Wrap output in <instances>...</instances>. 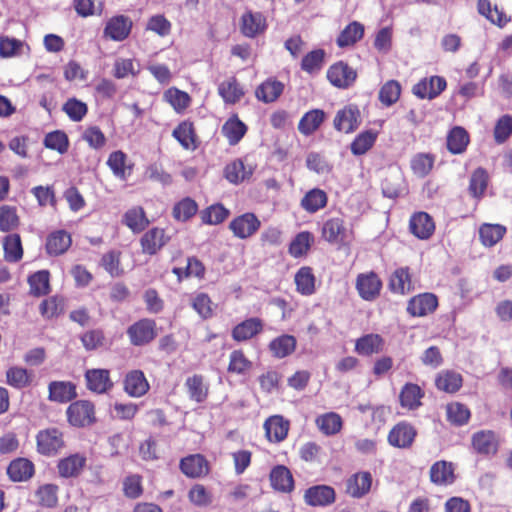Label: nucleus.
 <instances>
[{
	"instance_id": "obj_55",
	"label": "nucleus",
	"mask_w": 512,
	"mask_h": 512,
	"mask_svg": "<svg viewBox=\"0 0 512 512\" xmlns=\"http://www.w3.org/2000/svg\"><path fill=\"white\" fill-rule=\"evenodd\" d=\"M325 51L323 49H314L307 53L301 61V69L309 74L319 71L325 58Z\"/></svg>"
},
{
	"instance_id": "obj_10",
	"label": "nucleus",
	"mask_w": 512,
	"mask_h": 512,
	"mask_svg": "<svg viewBox=\"0 0 512 512\" xmlns=\"http://www.w3.org/2000/svg\"><path fill=\"white\" fill-rule=\"evenodd\" d=\"M360 111L356 105H348L336 113L334 128L337 131L351 133L360 125Z\"/></svg>"
},
{
	"instance_id": "obj_16",
	"label": "nucleus",
	"mask_w": 512,
	"mask_h": 512,
	"mask_svg": "<svg viewBox=\"0 0 512 512\" xmlns=\"http://www.w3.org/2000/svg\"><path fill=\"white\" fill-rule=\"evenodd\" d=\"M472 447L480 455L493 456L498 451V441L492 431H479L472 436Z\"/></svg>"
},
{
	"instance_id": "obj_39",
	"label": "nucleus",
	"mask_w": 512,
	"mask_h": 512,
	"mask_svg": "<svg viewBox=\"0 0 512 512\" xmlns=\"http://www.w3.org/2000/svg\"><path fill=\"white\" fill-rule=\"evenodd\" d=\"M506 228L500 224L484 223L479 228V238L486 247L496 245L505 235Z\"/></svg>"
},
{
	"instance_id": "obj_41",
	"label": "nucleus",
	"mask_w": 512,
	"mask_h": 512,
	"mask_svg": "<svg viewBox=\"0 0 512 512\" xmlns=\"http://www.w3.org/2000/svg\"><path fill=\"white\" fill-rule=\"evenodd\" d=\"M468 143L469 135L463 127L455 126L447 136V149L452 154L463 153L466 150Z\"/></svg>"
},
{
	"instance_id": "obj_21",
	"label": "nucleus",
	"mask_w": 512,
	"mask_h": 512,
	"mask_svg": "<svg viewBox=\"0 0 512 512\" xmlns=\"http://www.w3.org/2000/svg\"><path fill=\"white\" fill-rule=\"evenodd\" d=\"M49 400L67 403L77 397L76 386L69 381H52L48 386Z\"/></svg>"
},
{
	"instance_id": "obj_44",
	"label": "nucleus",
	"mask_w": 512,
	"mask_h": 512,
	"mask_svg": "<svg viewBox=\"0 0 512 512\" xmlns=\"http://www.w3.org/2000/svg\"><path fill=\"white\" fill-rule=\"evenodd\" d=\"M488 174L487 171L481 167L473 171L469 181V193L477 200H480L488 186Z\"/></svg>"
},
{
	"instance_id": "obj_8",
	"label": "nucleus",
	"mask_w": 512,
	"mask_h": 512,
	"mask_svg": "<svg viewBox=\"0 0 512 512\" xmlns=\"http://www.w3.org/2000/svg\"><path fill=\"white\" fill-rule=\"evenodd\" d=\"M179 468L188 478L196 479L209 473V463L202 454H190L180 460Z\"/></svg>"
},
{
	"instance_id": "obj_20",
	"label": "nucleus",
	"mask_w": 512,
	"mask_h": 512,
	"mask_svg": "<svg viewBox=\"0 0 512 512\" xmlns=\"http://www.w3.org/2000/svg\"><path fill=\"white\" fill-rule=\"evenodd\" d=\"M241 32L245 37L254 38L266 29V21L260 12L248 11L241 17Z\"/></svg>"
},
{
	"instance_id": "obj_22",
	"label": "nucleus",
	"mask_w": 512,
	"mask_h": 512,
	"mask_svg": "<svg viewBox=\"0 0 512 512\" xmlns=\"http://www.w3.org/2000/svg\"><path fill=\"white\" fill-rule=\"evenodd\" d=\"M326 119V113L322 109H311L304 113L298 123V131L304 136H311L316 132Z\"/></svg>"
},
{
	"instance_id": "obj_47",
	"label": "nucleus",
	"mask_w": 512,
	"mask_h": 512,
	"mask_svg": "<svg viewBox=\"0 0 512 512\" xmlns=\"http://www.w3.org/2000/svg\"><path fill=\"white\" fill-rule=\"evenodd\" d=\"M251 175V168L247 170L241 159H236L228 163L224 169L225 178L232 184H239Z\"/></svg>"
},
{
	"instance_id": "obj_48",
	"label": "nucleus",
	"mask_w": 512,
	"mask_h": 512,
	"mask_svg": "<svg viewBox=\"0 0 512 512\" xmlns=\"http://www.w3.org/2000/svg\"><path fill=\"white\" fill-rule=\"evenodd\" d=\"M316 424L319 430L329 436L338 433L342 428V418L335 412H329L317 417Z\"/></svg>"
},
{
	"instance_id": "obj_45",
	"label": "nucleus",
	"mask_w": 512,
	"mask_h": 512,
	"mask_svg": "<svg viewBox=\"0 0 512 512\" xmlns=\"http://www.w3.org/2000/svg\"><path fill=\"white\" fill-rule=\"evenodd\" d=\"M377 139V132L369 129L359 133L350 144L353 155L360 156L370 150Z\"/></svg>"
},
{
	"instance_id": "obj_53",
	"label": "nucleus",
	"mask_w": 512,
	"mask_h": 512,
	"mask_svg": "<svg viewBox=\"0 0 512 512\" xmlns=\"http://www.w3.org/2000/svg\"><path fill=\"white\" fill-rule=\"evenodd\" d=\"M433 165L434 157L429 153H418L411 159V169L419 178L426 177L431 172Z\"/></svg>"
},
{
	"instance_id": "obj_33",
	"label": "nucleus",
	"mask_w": 512,
	"mask_h": 512,
	"mask_svg": "<svg viewBox=\"0 0 512 512\" xmlns=\"http://www.w3.org/2000/svg\"><path fill=\"white\" fill-rule=\"evenodd\" d=\"M372 476L369 472L354 474L347 482V492L354 498H361L371 488Z\"/></svg>"
},
{
	"instance_id": "obj_64",
	"label": "nucleus",
	"mask_w": 512,
	"mask_h": 512,
	"mask_svg": "<svg viewBox=\"0 0 512 512\" xmlns=\"http://www.w3.org/2000/svg\"><path fill=\"white\" fill-rule=\"evenodd\" d=\"M312 240L313 237L310 232L302 231L298 233L289 245V253L296 258L303 256L310 248Z\"/></svg>"
},
{
	"instance_id": "obj_3",
	"label": "nucleus",
	"mask_w": 512,
	"mask_h": 512,
	"mask_svg": "<svg viewBox=\"0 0 512 512\" xmlns=\"http://www.w3.org/2000/svg\"><path fill=\"white\" fill-rule=\"evenodd\" d=\"M37 451L45 456L55 455L64 446L63 434L57 428H48L36 436Z\"/></svg>"
},
{
	"instance_id": "obj_40",
	"label": "nucleus",
	"mask_w": 512,
	"mask_h": 512,
	"mask_svg": "<svg viewBox=\"0 0 512 512\" xmlns=\"http://www.w3.org/2000/svg\"><path fill=\"white\" fill-rule=\"evenodd\" d=\"M218 93L226 104H235L244 95V91L235 77L221 82L218 86Z\"/></svg>"
},
{
	"instance_id": "obj_43",
	"label": "nucleus",
	"mask_w": 512,
	"mask_h": 512,
	"mask_svg": "<svg viewBox=\"0 0 512 512\" xmlns=\"http://www.w3.org/2000/svg\"><path fill=\"white\" fill-rule=\"evenodd\" d=\"M30 294L36 297L47 295L50 292V273L48 270H39L28 277Z\"/></svg>"
},
{
	"instance_id": "obj_63",
	"label": "nucleus",
	"mask_w": 512,
	"mask_h": 512,
	"mask_svg": "<svg viewBox=\"0 0 512 512\" xmlns=\"http://www.w3.org/2000/svg\"><path fill=\"white\" fill-rule=\"evenodd\" d=\"M401 94V86L396 80H389L379 91L380 102L389 107L397 102Z\"/></svg>"
},
{
	"instance_id": "obj_36",
	"label": "nucleus",
	"mask_w": 512,
	"mask_h": 512,
	"mask_svg": "<svg viewBox=\"0 0 512 512\" xmlns=\"http://www.w3.org/2000/svg\"><path fill=\"white\" fill-rule=\"evenodd\" d=\"M424 396L422 389L414 383H406L400 392V404L410 410L417 409L421 405V398Z\"/></svg>"
},
{
	"instance_id": "obj_42",
	"label": "nucleus",
	"mask_w": 512,
	"mask_h": 512,
	"mask_svg": "<svg viewBox=\"0 0 512 512\" xmlns=\"http://www.w3.org/2000/svg\"><path fill=\"white\" fill-rule=\"evenodd\" d=\"M123 222L133 233H140L149 225L144 209L139 206L126 211Z\"/></svg>"
},
{
	"instance_id": "obj_29",
	"label": "nucleus",
	"mask_w": 512,
	"mask_h": 512,
	"mask_svg": "<svg viewBox=\"0 0 512 512\" xmlns=\"http://www.w3.org/2000/svg\"><path fill=\"white\" fill-rule=\"evenodd\" d=\"M430 480L436 485H448L455 481L454 468L451 462L436 461L430 468Z\"/></svg>"
},
{
	"instance_id": "obj_24",
	"label": "nucleus",
	"mask_w": 512,
	"mask_h": 512,
	"mask_svg": "<svg viewBox=\"0 0 512 512\" xmlns=\"http://www.w3.org/2000/svg\"><path fill=\"white\" fill-rule=\"evenodd\" d=\"M86 464V457L79 454H71L59 460L57 468L59 475L64 478L76 477Z\"/></svg>"
},
{
	"instance_id": "obj_23",
	"label": "nucleus",
	"mask_w": 512,
	"mask_h": 512,
	"mask_svg": "<svg viewBox=\"0 0 512 512\" xmlns=\"http://www.w3.org/2000/svg\"><path fill=\"white\" fill-rule=\"evenodd\" d=\"M264 429L268 439L278 443L287 437L289 421L285 420L283 416L274 415L265 421Z\"/></svg>"
},
{
	"instance_id": "obj_38",
	"label": "nucleus",
	"mask_w": 512,
	"mask_h": 512,
	"mask_svg": "<svg viewBox=\"0 0 512 512\" xmlns=\"http://www.w3.org/2000/svg\"><path fill=\"white\" fill-rule=\"evenodd\" d=\"M364 35V26L357 21L349 23L338 35L336 43L340 48L354 45Z\"/></svg>"
},
{
	"instance_id": "obj_9",
	"label": "nucleus",
	"mask_w": 512,
	"mask_h": 512,
	"mask_svg": "<svg viewBox=\"0 0 512 512\" xmlns=\"http://www.w3.org/2000/svg\"><path fill=\"white\" fill-rule=\"evenodd\" d=\"M447 86V82L444 77L431 76L430 78H424L420 80L413 87V93L421 99L432 100L439 96Z\"/></svg>"
},
{
	"instance_id": "obj_15",
	"label": "nucleus",
	"mask_w": 512,
	"mask_h": 512,
	"mask_svg": "<svg viewBox=\"0 0 512 512\" xmlns=\"http://www.w3.org/2000/svg\"><path fill=\"white\" fill-rule=\"evenodd\" d=\"M168 241L169 237L165 235L164 229L158 227L151 228L140 239L142 252L148 255H155Z\"/></svg>"
},
{
	"instance_id": "obj_62",
	"label": "nucleus",
	"mask_w": 512,
	"mask_h": 512,
	"mask_svg": "<svg viewBox=\"0 0 512 512\" xmlns=\"http://www.w3.org/2000/svg\"><path fill=\"white\" fill-rule=\"evenodd\" d=\"M126 160L127 155L121 150L113 151L107 160V165L113 175L121 180L127 179Z\"/></svg>"
},
{
	"instance_id": "obj_27",
	"label": "nucleus",
	"mask_w": 512,
	"mask_h": 512,
	"mask_svg": "<svg viewBox=\"0 0 512 512\" xmlns=\"http://www.w3.org/2000/svg\"><path fill=\"white\" fill-rule=\"evenodd\" d=\"M7 474L14 482L29 480L34 474V464L26 458H17L10 462Z\"/></svg>"
},
{
	"instance_id": "obj_11",
	"label": "nucleus",
	"mask_w": 512,
	"mask_h": 512,
	"mask_svg": "<svg viewBox=\"0 0 512 512\" xmlns=\"http://www.w3.org/2000/svg\"><path fill=\"white\" fill-rule=\"evenodd\" d=\"M382 288V282L374 272L359 274L356 279V289L363 300L373 301Z\"/></svg>"
},
{
	"instance_id": "obj_32",
	"label": "nucleus",
	"mask_w": 512,
	"mask_h": 512,
	"mask_svg": "<svg viewBox=\"0 0 512 512\" xmlns=\"http://www.w3.org/2000/svg\"><path fill=\"white\" fill-rule=\"evenodd\" d=\"M189 398L196 403H203L208 397L209 385L204 382L202 375H193L185 381Z\"/></svg>"
},
{
	"instance_id": "obj_17",
	"label": "nucleus",
	"mask_w": 512,
	"mask_h": 512,
	"mask_svg": "<svg viewBox=\"0 0 512 512\" xmlns=\"http://www.w3.org/2000/svg\"><path fill=\"white\" fill-rule=\"evenodd\" d=\"M263 330V321L258 317L248 318L238 323L231 332L233 340L237 342L247 341Z\"/></svg>"
},
{
	"instance_id": "obj_28",
	"label": "nucleus",
	"mask_w": 512,
	"mask_h": 512,
	"mask_svg": "<svg viewBox=\"0 0 512 512\" xmlns=\"http://www.w3.org/2000/svg\"><path fill=\"white\" fill-rule=\"evenodd\" d=\"M384 339L379 334L369 333L361 336L355 342V351L359 355L370 356L382 351Z\"/></svg>"
},
{
	"instance_id": "obj_31",
	"label": "nucleus",
	"mask_w": 512,
	"mask_h": 512,
	"mask_svg": "<svg viewBox=\"0 0 512 512\" xmlns=\"http://www.w3.org/2000/svg\"><path fill=\"white\" fill-rule=\"evenodd\" d=\"M270 481L272 487L280 492H291L294 488L293 476L290 470L283 465H277L271 470Z\"/></svg>"
},
{
	"instance_id": "obj_57",
	"label": "nucleus",
	"mask_w": 512,
	"mask_h": 512,
	"mask_svg": "<svg viewBox=\"0 0 512 512\" xmlns=\"http://www.w3.org/2000/svg\"><path fill=\"white\" fill-rule=\"evenodd\" d=\"M172 136L180 143L184 149H190L195 139L193 124L188 121L181 122L173 130Z\"/></svg>"
},
{
	"instance_id": "obj_60",
	"label": "nucleus",
	"mask_w": 512,
	"mask_h": 512,
	"mask_svg": "<svg viewBox=\"0 0 512 512\" xmlns=\"http://www.w3.org/2000/svg\"><path fill=\"white\" fill-rule=\"evenodd\" d=\"M493 135L497 144H503L509 139L512 135V115L504 114L498 118Z\"/></svg>"
},
{
	"instance_id": "obj_4",
	"label": "nucleus",
	"mask_w": 512,
	"mask_h": 512,
	"mask_svg": "<svg viewBox=\"0 0 512 512\" xmlns=\"http://www.w3.org/2000/svg\"><path fill=\"white\" fill-rule=\"evenodd\" d=\"M133 22L130 17L120 14L111 17L103 30L105 38L113 41L121 42L126 40L132 30Z\"/></svg>"
},
{
	"instance_id": "obj_50",
	"label": "nucleus",
	"mask_w": 512,
	"mask_h": 512,
	"mask_svg": "<svg viewBox=\"0 0 512 512\" xmlns=\"http://www.w3.org/2000/svg\"><path fill=\"white\" fill-rule=\"evenodd\" d=\"M5 259L8 262L16 263L22 259L23 248L21 238L18 234H10L5 237L4 243Z\"/></svg>"
},
{
	"instance_id": "obj_34",
	"label": "nucleus",
	"mask_w": 512,
	"mask_h": 512,
	"mask_svg": "<svg viewBox=\"0 0 512 512\" xmlns=\"http://www.w3.org/2000/svg\"><path fill=\"white\" fill-rule=\"evenodd\" d=\"M71 245V237L64 230L52 232L46 241V251L49 255L63 254Z\"/></svg>"
},
{
	"instance_id": "obj_6",
	"label": "nucleus",
	"mask_w": 512,
	"mask_h": 512,
	"mask_svg": "<svg viewBox=\"0 0 512 512\" xmlns=\"http://www.w3.org/2000/svg\"><path fill=\"white\" fill-rule=\"evenodd\" d=\"M417 436V430L408 422L397 423L388 434V443L396 448H410Z\"/></svg>"
},
{
	"instance_id": "obj_30",
	"label": "nucleus",
	"mask_w": 512,
	"mask_h": 512,
	"mask_svg": "<svg viewBox=\"0 0 512 512\" xmlns=\"http://www.w3.org/2000/svg\"><path fill=\"white\" fill-rule=\"evenodd\" d=\"M296 345L297 340L293 335L282 334L269 343V350L275 358L283 359L295 351Z\"/></svg>"
},
{
	"instance_id": "obj_1",
	"label": "nucleus",
	"mask_w": 512,
	"mask_h": 512,
	"mask_svg": "<svg viewBox=\"0 0 512 512\" xmlns=\"http://www.w3.org/2000/svg\"><path fill=\"white\" fill-rule=\"evenodd\" d=\"M127 336L133 346L141 347L151 343L157 336V324L154 319L142 318L127 328Z\"/></svg>"
},
{
	"instance_id": "obj_37",
	"label": "nucleus",
	"mask_w": 512,
	"mask_h": 512,
	"mask_svg": "<svg viewBox=\"0 0 512 512\" xmlns=\"http://www.w3.org/2000/svg\"><path fill=\"white\" fill-rule=\"evenodd\" d=\"M328 197L324 190L313 188L309 190L301 200V207L309 212L315 213L327 205Z\"/></svg>"
},
{
	"instance_id": "obj_58",
	"label": "nucleus",
	"mask_w": 512,
	"mask_h": 512,
	"mask_svg": "<svg viewBox=\"0 0 512 512\" xmlns=\"http://www.w3.org/2000/svg\"><path fill=\"white\" fill-rule=\"evenodd\" d=\"M297 289L303 295H310L314 292L315 277L309 267H302L295 275Z\"/></svg>"
},
{
	"instance_id": "obj_51",
	"label": "nucleus",
	"mask_w": 512,
	"mask_h": 512,
	"mask_svg": "<svg viewBox=\"0 0 512 512\" xmlns=\"http://www.w3.org/2000/svg\"><path fill=\"white\" fill-rule=\"evenodd\" d=\"M230 211L221 203L212 204L201 212V219L204 224L218 225L224 222Z\"/></svg>"
},
{
	"instance_id": "obj_13",
	"label": "nucleus",
	"mask_w": 512,
	"mask_h": 512,
	"mask_svg": "<svg viewBox=\"0 0 512 512\" xmlns=\"http://www.w3.org/2000/svg\"><path fill=\"white\" fill-rule=\"evenodd\" d=\"M87 388L97 394L108 392L113 387L110 372L107 369H88L85 372Z\"/></svg>"
},
{
	"instance_id": "obj_52",
	"label": "nucleus",
	"mask_w": 512,
	"mask_h": 512,
	"mask_svg": "<svg viewBox=\"0 0 512 512\" xmlns=\"http://www.w3.org/2000/svg\"><path fill=\"white\" fill-rule=\"evenodd\" d=\"M43 144L48 149L64 154L69 148V139L64 131L55 130L45 135Z\"/></svg>"
},
{
	"instance_id": "obj_49",
	"label": "nucleus",
	"mask_w": 512,
	"mask_h": 512,
	"mask_svg": "<svg viewBox=\"0 0 512 512\" xmlns=\"http://www.w3.org/2000/svg\"><path fill=\"white\" fill-rule=\"evenodd\" d=\"M411 281L408 267L396 269L390 277L389 289L393 293L404 294L410 289Z\"/></svg>"
},
{
	"instance_id": "obj_46",
	"label": "nucleus",
	"mask_w": 512,
	"mask_h": 512,
	"mask_svg": "<svg viewBox=\"0 0 512 512\" xmlns=\"http://www.w3.org/2000/svg\"><path fill=\"white\" fill-rule=\"evenodd\" d=\"M462 381V376L459 373L454 371H446L440 373L437 376L435 384L436 387L441 391L447 393H455L461 388Z\"/></svg>"
},
{
	"instance_id": "obj_2",
	"label": "nucleus",
	"mask_w": 512,
	"mask_h": 512,
	"mask_svg": "<svg viewBox=\"0 0 512 512\" xmlns=\"http://www.w3.org/2000/svg\"><path fill=\"white\" fill-rule=\"evenodd\" d=\"M66 413L69 423L74 427L90 426L96 421L94 405L88 400L71 403Z\"/></svg>"
},
{
	"instance_id": "obj_5",
	"label": "nucleus",
	"mask_w": 512,
	"mask_h": 512,
	"mask_svg": "<svg viewBox=\"0 0 512 512\" xmlns=\"http://www.w3.org/2000/svg\"><path fill=\"white\" fill-rule=\"evenodd\" d=\"M356 78L357 72L343 61L334 63L327 71V79L329 82L340 89L351 87Z\"/></svg>"
},
{
	"instance_id": "obj_54",
	"label": "nucleus",
	"mask_w": 512,
	"mask_h": 512,
	"mask_svg": "<svg viewBox=\"0 0 512 512\" xmlns=\"http://www.w3.org/2000/svg\"><path fill=\"white\" fill-rule=\"evenodd\" d=\"M7 384L15 389H23L30 385L31 375L27 369L13 366L6 371Z\"/></svg>"
},
{
	"instance_id": "obj_25",
	"label": "nucleus",
	"mask_w": 512,
	"mask_h": 512,
	"mask_svg": "<svg viewBox=\"0 0 512 512\" xmlns=\"http://www.w3.org/2000/svg\"><path fill=\"white\" fill-rule=\"evenodd\" d=\"M346 233L344 220L340 217L328 219L322 227L323 238L331 244L344 242Z\"/></svg>"
},
{
	"instance_id": "obj_18",
	"label": "nucleus",
	"mask_w": 512,
	"mask_h": 512,
	"mask_svg": "<svg viewBox=\"0 0 512 512\" xmlns=\"http://www.w3.org/2000/svg\"><path fill=\"white\" fill-rule=\"evenodd\" d=\"M150 386L141 370H132L128 372L124 379V391L131 397H141L145 395Z\"/></svg>"
},
{
	"instance_id": "obj_19",
	"label": "nucleus",
	"mask_w": 512,
	"mask_h": 512,
	"mask_svg": "<svg viewBox=\"0 0 512 512\" xmlns=\"http://www.w3.org/2000/svg\"><path fill=\"white\" fill-rule=\"evenodd\" d=\"M409 228L411 233L417 238L428 239L435 230V224L428 213L418 212L411 217Z\"/></svg>"
},
{
	"instance_id": "obj_7",
	"label": "nucleus",
	"mask_w": 512,
	"mask_h": 512,
	"mask_svg": "<svg viewBox=\"0 0 512 512\" xmlns=\"http://www.w3.org/2000/svg\"><path fill=\"white\" fill-rule=\"evenodd\" d=\"M260 225L257 216L254 213L247 212L234 218L230 222L229 228L237 238L246 239L256 233Z\"/></svg>"
},
{
	"instance_id": "obj_59",
	"label": "nucleus",
	"mask_w": 512,
	"mask_h": 512,
	"mask_svg": "<svg viewBox=\"0 0 512 512\" xmlns=\"http://www.w3.org/2000/svg\"><path fill=\"white\" fill-rule=\"evenodd\" d=\"M58 486L55 484H44L40 486L35 496L39 502V504L43 507L53 508L57 505L58 502Z\"/></svg>"
},
{
	"instance_id": "obj_14",
	"label": "nucleus",
	"mask_w": 512,
	"mask_h": 512,
	"mask_svg": "<svg viewBox=\"0 0 512 512\" xmlns=\"http://www.w3.org/2000/svg\"><path fill=\"white\" fill-rule=\"evenodd\" d=\"M304 499L310 506H327L335 501V490L328 485H315L305 491Z\"/></svg>"
},
{
	"instance_id": "obj_12",
	"label": "nucleus",
	"mask_w": 512,
	"mask_h": 512,
	"mask_svg": "<svg viewBox=\"0 0 512 512\" xmlns=\"http://www.w3.org/2000/svg\"><path fill=\"white\" fill-rule=\"evenodd\" d=\"M438 299L432 293H423L411 298L407 305V312L414 317H422L436 310Z\"/></svg>"
},
{
	"instance_id": "obj_35",
	"label": "nucleus",
	"mask_w": 512,
	"mask_h": 512,
	"mask_svg": "<svg viewBox=\"0 0 512 512\" xmlns=\"http://www.w3.org/2000/svg\"><path fill=\"white\" fill-rule=\"evenodd\" d=\"M221 131L230 145H236L246 134L247 126L234 115L224 123Z\"/></svg>"
},
{
	"instance_id": "obj_61",
	"label": "nucleus",
	"mask_w": 512,
	"mask_h": 512,
	"mask_svg": "<svg viewBox=\"0 0 512 512\" xmlns=\"http://www.w3.org/2000/svg\"><path fill=\"white\" fill-rule=\"evenodd\" d=\"M197 210V203L192 198L186 197L174 205L173 216L175 219L185 222L194 216Z\"/></svg>"
},
{
	"instance_id": "obj_26",
	"label": "nucleus",
	"mask_w": 512,
	"mask_h": 512,
	"mask_svg": "<svg viewBox=\"0 0 512 512\" xmlns=\"http://www.w3.org/2000/svg\"><path fill=\"white\" fill-rule=\"evenodd\" d=\"M284 91V84L275 78H269L261 83L255 95L263 103H272L276 101Z\"/></svg>"
},
{
	"instance_id": "obj_56",
	"label": "nucleus",
	"mask_w": 512,
	"mask_h": 512,
	"mask_svg": "<svg viewBox=\"0 0 512 512\" xmlns=\"http://www.w3.org/2000/svg\"><path fill=\"white\" fill-rule=\"evenodd\" d=\"M62 110L71 121L80 122L86 116L88 106L85 102L72 97L63 104Z\"/></svg>"
}]
</instances>
